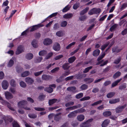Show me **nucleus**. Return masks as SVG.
I'll return each instance as SVG.
<instances>
[{
    "instance_id": "obj_41",
    "label": "nucleus",
    "mask_w": 127,
    "mask_h": 127,
    "mask_svg": "<svg viewBox=\"0 0 127 127\" xmlns=\"http://www.w3.org/2000/svg\"><path fill=\"white\" fill-rule=\"evenodd\" d=\"M93 68V66H90L86 68L83 71L84 73H85L88 72L89 70L92 69Z\"/></svg>"
},
{
    "instance_id": "obj_18",
    "label": "nucleus",
    "mask_w": 127,
    "mask_h": 127,
    "mask_svg": "<svg viewBox=\"0 0 127 127\" xmlns=\"http://www.w3.org/2000/svg\"><path fill=\"white\" fill-rule=\"evenodd\" d=\"M61 114V113H59L54 115V119L56 121H58L61 119V116L59 115Z\"/></svg>"
},
{
    "instance_id": "obj_59",
    "label": "nucleus",
    "mask_w": 127,
    "mask_h": 127,
    "mask_svg": "<svg viewBox=\"0 0 127 127\" xmlns=\"http://www.w3.org/2000/svg\"><path fill=\"white\" fill-rule=\"evenodd\" d=\"M43 71V70H42L35 72L34 73V75L35 76H37L41 74Z\"/></svg>"
},
{
    "instance_id": "obj_60",
    "label": "nucleus",
    "mask_w": 127,
    "mask_h": 127,
    "mask_svg": "<svg viewBox=\"0 0 127 127\" xmlns=\"http://www.w3.org/2000/svg\"><path fill=\"white\" fill-rule=\"evenodd\" d=\"M59 69V67H56L51 70V72L52 73H54L58 71Z\"/></svg>"
},
{
    "instance_id": "obj_57",
    "label": "nucleus",
    "mask_w": 127,
    "mask_h": 127,
    "mask_svg": "<svg viewBox=\"0 0 127 127\" xmlns=\"http://www.w3.org/2000/svg\"><path fill=\"white\" fill-rule=\"evenodd\" d=\"M83 96V93H81L77 94L76 96V97L77 99H79L81 98Z\"/></svg>"
},
{
    "instance_id": "obj_36",
    "label": "nucleus",
    "mask_w": 127,
    "mask_h": 127,
    "mask_svg": "<svg viewBox=\"0 0 127 127\" xmlns=\"http://www.w3.org/2000/svg\"><path fill=\"white\" fill-rule=\"evenodd\" d=\"M32 44L34 48H36L38 47L37 41L35 39L33 40Z\"/></svg>"
},
{
    "instance_id": "obj_61",
    "label": "nucleus",
    "mask_w": 127,
    "mask_h": 127,
    "mask_svg": "<svg viewBox=\"0 0 127 127\" xmlns=\"http://www.w3.org/2000/svg\"><path fill=\"white\" fill-rule=\"evenodd\" d=\"M20 86L22 87L25 88L26 87V84L23 81H21L20 83Z\"/></svg>"
},
{
    "instance_id": "obj_9",
    "label": "nucleus",
    "mask_w": 127,
    "mask_h": 127,
    "mask_svg": "<svg viewBox=\"0 0 127 127\" xmlns=\"http://www.w3.org/2000/svg\"><path fill=\"white\" fill-rule=\"evenodd\" d=\"M8 85L9 84L7 81L5 80L2 81V86L3 89H6L8 88Z\"/></svg>"
},
{
    "instance_id": "obj_16",
    "label": "nucleus",
    "mask_w": 127,
    "mask_h": 127,
    "mask_svg": "<svg viewBox=\"0 0 127 127\" xmlns=\"http://www.w3.org/2000/svg\"><path fill=\"white\" fill-rule=\"evenodd\" d=\"M110 120L108 119L105 120L101 124L102 127H105L110 123Z\"/></svg>"
},
{
    "instance_id": "obj_37",
    "label": "nucleus",
    "mask_w": 127,
    "mask_h": 127,
    "mask_svg": "<svg viewBox=\"0 0 127 127\" xmlns=\"http://www.w3.org/2000/svg\"><path fill=\"white\" fill-rule=\"evenodd\" d=\"M44 91L49 93H51L53 91L52 88L49 87L45 88L44 89Z\"/></svg>"
},
{
    "instance_id": "obj_46",
    "label": "nucleus",
    "mask_w": 127,
    "mask_h": 127,
    "mask_svg": "<svg viewBox=\"0 0 127 127\" xmlns=\"http://www.w3.org/2000/svg\"><path fill=\"white\" fill-rule=\"evenodd\" d=\"M49 76L46 74H43L42 76V79L44 80H48L49 78Z\"/></svg>"
},
{
    "instance_id": "obj_58",
    "label": "nucleus",
    "mask_w": 127,
    "mask_h": 127,
    "mask_svg": "<svg viewBox=\"0 0 127 127\" xmlns=\"http://www.w3.org/2000/svg\"><path fill=\"white\" fill-rule=\"evenodd\" d=\"M74 77V76H68L65 78L64 80L65 81H67L69 80H72L73 79Z\"/></svg>"
},
{
    "instance_id": "obj_14",
    "label": "nucleus",
    "mask_w": 127,
    "mask_h": 127,
    "mask_svg": "<svg viewBox=\"0 0 127 127\" xmlns=\"http://www.w3.org/2000/svg\"><path fill=\"white\" fill-rule=\"evenodd\" d=\"M5 94L6 98L8 99H11L13 97V96L11 94L8 92H5Z\"/></svg>"
},
{
    "instance_id": "obj_33",
    "label": "nucleus",
    "mask_w": 127,
    "mask_h": 127,
    "mask_svg": "<svg viewBox=\"0 0 127 127\" xmlns=\"http://www.w3.org/2000/svg\"><path fill=\"white\" fill-rule=\"evenodd\" d=\"M71 6L70 5H67L62 10V11L63 12H65L69 10Z\"/></svg>"
},
{
    "instance_id": "obj_6",
    "label": "nucleus",
    "mask_w": 127,
    "mask_h": 127,
    "mask_svg": "<svg viewBox=\"0 0 127 127\" xmlns=\"http://www.w3.org/2000/svg\"><path fill=\"white\" fill-rule=\"evenodd\" d=\"M60 46L59 43L55 42L53 46V49L56 51H58L60 50Z\"/></svg>"
},
{
    "instance_id": "obj_30",
    "label": "nucleus",
    "mask_w": 127,
    "mask_h": 127,
    "mask_svg": "<svg viewBox=\"0 0 127 127\" xmlns=\"http://www.w3.org/2000/svg\"><path fill=\"white\" fill-rule=\"evenodd\" d=\"M91 125L89 123H87L86 122L81 124V127H90Z\"/></svg>"
},
{
    "instance_id": "obj_7",
    "label": "nucleus",
    "mask_w": 127,
    "mask_h": 127,
    "mask_svg": "<svg viewBox=\"0 0 127 127\" xmlns=\"http://www.w3.org/2000/svg\"><path fill=\"white\" fill-rule=\"evenodd\" d=\"M2 101V103L3 105H6L11 110L13 111L14 110V108L11 107V104L5 100H3Z\"/></svg>"
},
{
    "instance_id": "obj_23",
    "label": "nucleus",
    "mask_w": 127,
    "mask_h": 127,
    "mask_svg": "<svg viewBox=\"0 0 127 127\" xmlns=\"http://www.w3.org/2000/svg\"><path fill=\"white\" fill-rule=\"evenodd\" d=\"M42 59V57H36L34 60V62L36 63H38L40 62Z\"/></svg>"
},
{
    "instance_id": "obj_39",
    "label": "nucleus",
    "mask_w": 127,
    "mask_h": 127,
    "mask_svg": "<svg viewBox=\"0 0 127 127\" xmlns=\"http://www.w3.org/2000/svg\"><path fill=\"white\" fill-rule=\"evenodd\" d=\"M76 89V88L75 87H70L67 88V90L68 91H70L72 92H73Z\"/></svg>"
},
{
    "instance_id": "obj_1",
    "label": "nucleus",
    "mask_w": 127,
    "mask_h": 127,
    "mask_svg": "<svg viewBox=\"0 0 127 127\" xmlns=\"http://www.w3.org/2000/svg\"><path fill=\"white\" fill-rule=\"evenodd\" d=\"M27 104V102L26 100H22L19 102L18 103V106L20 108H23L25 110H30L31 109L25 106Z\"/></svg>"
},
{
    "instance_id": "obj_43",
    "label": "nucleus",
    "mask_w": 127,
    "mask_h": 127,
    "mask_svg": "<svg viewBox=\"0 0 127 127\" xmlns=\"http://www.w3.org/2000/svg\"><path fill=\"white\" fill-rule=\"evenodd\" d=\"M67 22L66 21H63L61 22V26L62 27H64L67 26Z\"/></svg>"
},
{
    "instance_id": "obj_15",
    "label": "nucleus",
    "mask_w": 127,
    "mask_h": 127,
    "mask_svg": "<svg viewBox=\"0 0 127 127\" xmlns=\"http://www.w3.org/2000/svg\"><path fill=\"white\" fill-rule=\"evenodd\" d=\"M76 110L71 112L67 116L69 118H73L76 116L77 113Z\"/></svg>"
},
{
    "instance_id": "obj_55",
    "label": "nucleus",
    "mask_w": 127,
    "mask_h": 127,
    "mask_svg": "<svg viewBox=\"0 0 127 127\" xmlns=\"http://www.w3.org/2000/svg\"><path fill=\"white\" fill-rule=\"evenodd\" d=\"M102 101L101 100H99L97 101L96 102H95L94 103H92L91 104L92 106H94L95 105H97L98 104H99L101 103L102 102Z\"/></svg>"
},
{
    "instance_id": "obj_12",
    "label": "nucleus",
    "mask_w": 127,
    "mask_h": 127,
    "mask_svg": "<svg viewBox=\"0 0 127 127\" xmlns=\"http://www.w3.org/2000/svg\"><path fill=\"white\" fill-rule=\"evenodd\" d=\"M73 16V14L71 13H68L65 14L64 15L63 17V18L65 19H71Z\"/></svg>"
},
{
    "instance_id": "obj_54",
    "label": "nucleus",
    "mask_w": 127,
    "mask_h": 127,
    "mask_svg": "<svg viewBox=\"0 0 127 127\" xmlns=\"http://www.w3.org/2000/svg\"><path fill=\"white\" fill-rule=\"evenodd\" d=\"M29 117L31 118H35L37 117V115L35 114H29L28 115Z\"/></svg>"
},
{
    "instance_id": "obj_5",
    "label": "nucleus",
    "mask_w": 127,
    "mask_h": 127,
    "mask_svg": "<svg viewBox=\"0 0 127 127\" xmlns=\"http://www.w3.org/2000/svg\"><path fill=\"white\" fill-rule=\"evenodd\" d=\"M127 106V105L125 104L123 105L119 106L116 108L115 111L116 113H119L121 112L123 109Z\"/></svg>"
},
{
    "instance_id": "obj_3",
    "label": "nucleus",
    "mask_w": 127,
    "mask_h": 127,
    "mask_svg": "<svg viewBox=\"0 0 127 127\" xmlns=\"http://www.w3.org/2000/svg\"><path fill=\"white\" fill-rule=\"evenodd\" d=\"M24 50L23 47L21 45L18 46L16 52V54L18 55L23 52Z\"/></svg>"
},
{
    "instance_id": "obj_64",
    "label": "nucleus",
    "mask_w": 127,
    "mask_h": 127,
    "mask_svg": "<svg viewBox=\"0 0 127 127\" xmlns=\"http://www.w3.org/2000/svg\"><path fill=\"white\" fill-rule=\"evenodd\" d=\"M86 17L85 15H84L79 17V20L81 21H84L86 19Z\"/></svg>"
},
{
    "instance_id": "obj_62",
    "label": "nucleus",
    "mask_w": 127,
    "mask_h": 127,
    "mask_svg": "<svg viewBox=\"0 0 127 127\" xmlns=\"http://www.w3.org/2000/svg\"><path fill=\"white\" fill-rule=\"evenodd\" d=\"M63 79L61 76H60L59 78L57 79L56 80V82L58 83L61 82L63 81Z\"/></svg>"
},
{
    "instance_id": "obj_52",
    "label": "nucleus",
    "mask_w": 127,
    "mask_h": 127,
    "mask_svg": "<svg viewBox=\"0 0 127 127\" xmlns=\"http://www.w3.org/2000/svg\"><path fill=\"white\" fill-rule=\"evenodd\" d=\"M76 43L75 42H73L70 44H69L66 47V49H69L71 47L74 45Z\"/></svg>"
},
{
    "instance_id": "obj_11",
    "label": "nucleus",
    "mask_w": 127,
    "mask_h": 127,
    "mask_svg": "<svg viewBox=\"0 0 127 127\" xmlns=\"http://www.w3.org/2000/svg\"><path fill=\"white\" fill-rule=\"evenodd\" d=\"M16 59L15 57H13L9 61L7 64V66L9 67H12L14 64V62L13 60H15Z\"/></svg>"
},
{
    "instance_id": "obj_40",
    "label": "nucleus",
    "mask_w": 127,
    "mask_h": 127,
    "mask_svg": "<svg viewBox=\"0 0 127 127\" xmlns=\"http://www.w3.org/2000/svg\"><path fill=\"white\" fill-rule=\"evenodd\" d=\"M30 74V72L28 71H26L22 73L21 76L22 77H25L28 75Z\"/></svg>"
},
{
    "instance_id": "obj_21",
    "label": "nucleus",
    "mask_w": 127,
    "mask_h": 127,
    "mask_svg": "<svg viewBox=\"0 0 127 127\" xmlns=\"http://www.w3.org/2000/svg\"><path fill=\"white\" fill-rule=\"evenodd\" d=\"M100 53V51L98 49H96L93 52V55L95 57L98 56Z\"/></svg>"
},
{
    "instance_id": "obj_31",
    "label": "nucleus",
    "mask_w": 127,
    "mask_h": 127,
    "mask_svg": "<svg viewBox=\"0 0 127 127\" xmlns=\"http://www.w3.org/2000/svg\"><path fill=\"white\" fill-rule=\"evenodd\" d=\"M115 94V93L114 92H110L106 96L108 98H111Z\"/></svg>"
},
{
    "instance_id": "obj_13",
    "label": "nucleus",
    "mask_w": 127,
    "mask_h": 127,
    "mask_svg": "<svg viewBox=\"0 0 127 127\" xmlns=\"http://www.w3.org/2000/svg\"><path fill=\"white\" fill-rule=\"evenodd\" d=\"M86 76V74H81L80 73L75 75V76L77 79H80L83 78L85 77Z\"/></svg>"
},
{
    "instance_id": "obj_24",
    "label": "nucleus",
    "mask_w": 127,
    "mask_h": 127,
    "mask_svg": "<svg viewBox=\"0 0 127 127\" xmlns=\"http://www.w3.org/2000/svg\"><path fill=\"white\" fill-rule=\"evenodd\" d=\"M33 57V55L31 53L27 54L25 56L26 58L29 60L32 59Z\"/></svg>"
},
{
    "instance_id": "obj_63",
    "label": "nucleus",
    "mask_w": 127,
    "mask_h": 127,
    "mask_svg": "<svg viewBox=\"0 0 127 127\" xmlns=\"http://www.w3.org/2000/svg\"><path fill=\"white\" fill-rule=\"evenodd\" d=\"M79 6V3H76L74 4L73 6V8L74 9H77Z\"/></svg>"
},
{
    "instance_id": "obj_17",
    "label": "nucleus",
    "mask_w": 127,
    "mask_h": 127,
    "mask_svg": "<svg viewBox=\"0 0 127 127\" xmlns=\"http://www.w3.org/2000/svg\"><path fill=\"white\" fill-rule=\"evenodd\" d=\"M84 81L86 82L87 83L89 84L93 81L94 79L92 78H86L84 79Z\"/></svg>"
},
{
    "instance_id": "obj_48",
    "label": "nucleus",
    "mask_w": 127,
    "mask_h": 127,
    "mask_svg": "<svg viewBox=\"0 0 127 127\" xmlns=\"http://www.w3.org/2000/svg\"><path fill=\"white\" fill-rule=\"evenodd\" d=\"M56 35L59 37H61L63 35V32L62 31H59L56 33Z\"/></svg>"
},
{
    "instance_id": "obj_29",
    "label": "nucleus",
    "mask_w": 127,
    "mask_h": 127,
    "mask_svg": "<svg viewBox=\"0 0 127 127\" xmlns=\"http://www.w3.org/2000/svg\"><path fill=\"white\" fill-rule=\"evenodd\" d=\"M77 119L79 121H82L85 119L84 116L83 115H81L77 117Z\"/></svg>"
},
{
    "instance_id": "obj_8",
    "label": "nucleus",
    "mask_w": 127,
    "mask_h": 127,
    "mask_svg": "<svg viewBox=\"0 0 127 127\" xmlns=\"http://www.w3.org/2000/svg\"><path fill=\"white\" fill-rule=\"evenodd\" d=\"M43 26V25L40 24H39L37 25L33 26L31 28L30 31L33 32L37 29L38 28L42 27Z\"/></svg>"
},
{
    "instance_id": "obj_25",
    "label": "nucleus",
    "mask_w": 127,
    "mask_h": 127,
    "mask_svg": "<svg viewBox=\"0 0 127 127\" xmlns=\"http://www.w3.org/2000/svg\"><path fill=\"white\" fill-rule=\"evenodd\" d=\"M112 113L110 111H106L103 112V115L105 117H107L110 116Z\"/></svg>"
},
{
    "instance_id": "obj_47",
    "label": "nucleus",
    "mask_w": 127,
    "mask_h": 127,
    "mask_svg": "<svg viewBox=\"0 0 127 127\" xmlns=\"http://www.w3.org/2000/svg\"><path fill=\"white\" fill-rule=\"evenodd\" d=\"M45 97V96L44 95H41L39 96L38 97V99L40 101H43L44 100Z\"/></svg>"
},
{
    "instance_id": "obj_22",
    "label": "nucleus",
    "mask_w": 127,
    "mask_h": 127,
    "mask_svg": "<svg viewBox=\"0 0 127 127\" xmlns=\"http://www.w3.org/2000/svg\"><path fill=\"white\" fill-rule=\"evenodd\" d=\"M122 78H120L113 83L112 84V87H114L117 85L122 80Z\"/></svg>"
},
{
    "instance_id": "obj_2",
    "label": "nucleus",
    "mask_w": 127,
    "mask_h": 127,
    "mask_svg": "<svg viewBox=\"0 0 127 127\" xmlns=\"http://www.w3.org/2000/svg\"><path fill=\"white\" fill-rule=\"evenodd\" d=\"M101 11L100 8H94L90 10L88 12V14L91 15L94 14H98L99 15Z\"/></svg>"
},
{
    "instance_id": "obj_35",
    "label": "nucleus",
    "mask_w": 127,
    "mask_h": 127,
    "mask_svg": "<svg viewBox=\"0 0 127 127\" xmlns=\"http://www.w3.org/2000/svg\"><path fill=\"white\" fill-rule=\"evenodd\" d=\"M122 50V49H118L117 47L113 48L112 49V51L113 52H116L118 53L120 52Z\"/></svg>"
},
{
    "instance_id": "obj_42",
    "label": "nucleus",
    "mask_w": 127,
    "mask_h": 127,
    "mask_svg": "<svg viewBox=\"0 0 127 127\" xmlns=\"http://www.w3.org/2000/svg\"><path fill=\"white\" fill-rule=\"evenodd\" d=\"M47 53V51L45 50L40 51L39 53V55L40 56H43L45 55Z\"/></svg>"
},
{
    "instance_id": "obj_20",
    "label": "nucleus",
    "mask_w": 127,
    "mask_h": 127,
    "mask_svg": "<svg viewBox=\"0 0 127 127\" xmlns=\"http://www.w3.org/2000/svg\"><path fill=\"white\" fill-rule=\"evenodd\" d=\"M62 67L64 70H68L70 67L69 64L68 63H65L62 65Z\"/></svg>"
},
{
    "instance_id": "obj_27",
    "label": "nucleus",
    "mask_w": 127,
    "mask_h": 127,
    "mask_svg": "<svg viewBox=\"0 0 127 127\" xmlns=\"http://www.w3.org/2000/svg\"><path fill=\"white\" fill-rule=\"evenodd\" d=\"M121 72L120 71H117L113 76V78L114 79H116L121 75Z\"/></svg>"
},
{
    "instance_id": "obj_49",
    "label": "nucleus",
    "mask_w": 127,
    "mask_h": 127,
    "mask_svg": "<svg viewBox=\"0 0 127 127\" xmlns=\"http://www.w3.org/2000/svg\"><path fill=\"white\" fill-rule=\"evenodd\" d=\"M34 109L38 111H43L45 110V109L43 108L38 107H35Z\"/></svg>"
},
{
    "instance_id": "obj_38",
    "label": "nucleus",
    "mask_w": 127,
    "mask_h": 127,
    "mask_svg": "<svg viewBox=\"0 0 127 127\" xmlns=\"http://www.w3.org/2000/svg\"><path fill=\"white\" fill-rule=\"evenodd\" d=\"M75 110L76 111L77 113H83L86 111V110L83 108H80Z\"/></svg>"
},
{
    "instance_id": "obj_34",
    "label": "nucleus",
    "mask_w": 127,
    "mask_h": 127,
    "mask_svg": "<svg viewBox=\"0 0 127 127\" xmlns=\"http://www.w3.org/2000/svg\"><path fill=\"white\" fill-rule=\"evenodd\" d=\"M89 7H87L83 10L81 11L80 13V15H82L84 14L85 13L87 12L89 10Z\"/></svg>"
},
{
    "instance_id": "obj_56",
    "label": "nucleus",
    "mask_w": 127,
    "mask_h": 127,
    "mask_svg": "<svg viewBox=\"0 0 127 127\" xmlns=\"http://www.w3.org/2000/svg\"><path fill=\"white\" fill-rule=\"evenodd\" d=\"M74 104V102H69L66 103L65 105L66 107H68L71 105H73Z\"/></svg>"
},
{
    "instance_id": "obj_19",
    "label": "nucleus",
    "mask_w": 127,
    "mask_h": 127,
    "mask_svg": "<svg viewBox=\"0 0 127 127\" xmlns=\"http://www.w3.org/2000/svg\"><path fill=\"white\" fill-rule=\"evenodd\" d=\"M120 101V99L118 98L111 99L109 101V102L111 104H115L119 102Z\"/></svg>"
},
{
    "instance_id": "obj_26",
    "label": "nucleus",
    "mask_w": 127,
    "mask_h": 127,
    "mask_svg": "<svg viewBox=\"0 0 127 127\" xmlns=\"http://www.w3.org/2000/svg\"><path fill=\"white\" fill-rule=\"evenodd\" d=\"M57 100V99L54 98L50 99L49 100V104L50 106L55 103Z\"/></svg>"
},
{
    "instance_id": "obj_51",
    "label": "nucleus",
    "mask_w": 127,
    "mask_h": 127,
    "mask_svg": "<svg viewBox=\"0 0 127 127\" xmlns=\"http://www.w3.org/2000/svg\"><path fill=\"white\" fill-rule=\"evenodd\" d=\"M118 25L117 24H115L112 25L110 28V31L112 32L117 27Z\"/></svg>"
},
{
    "instance_id": "obj_4",
    "label": "nucleus",
    "mask_w": 127,
    "mask_h": 127,
    "mask_svg": "<svg viewBox=\"0 0 127 127\" xmlns=\"http://www.w3.org/2000/svg\"><path fill=\"white\" fill-rule=\"evenodd\" d=\"M53 43L52 40L49 38H47L44 39L43 43L44 45L47 46Z\"/></svg>"
},
{
    "instance_id": "obj_44",
    "label": "nucleus",
    "mask_w": 127,
    "mask_h": 127,
    "mask_svg": "<svg viewBox=\"0 0 127 127\" xmlns=\"http://www.w3.org/2000/svg\"><path fill=\"white\" fill-rule=\"evenodd\" d=\"M88 86L85 84H84L81 86L80 88L82 90H85L88 88Z\"/></svg>"
},
{
    "instance_id": "obj_10",
    "label": "nucleus",
    "mask_w": 127,
    "mask_h": 127,
    "mask_svg": "<svg viewBox=\"0 0 127 127\" xmlns=\"http://www.w3.org/2000/svg\"><path fill=\"white\" fill-rule=\"evenodd\" d=\"M25 82L28 84L31 85L34 82L33 79L30 77H27L25 79Z\"/></svg>"
},
{
    "instance_id": "obj_28",
    "label": "nucleus",
    "mask_w": 127,
    "mask_h": 127,
    "mask_svg": "<svg viewBox=\"0 0 127 127\" xmlns=\"http://www.w3.org/2000/svg\"><path fill=\"white\" fill-rule=\"evenodd\" d=\"M127 87V86L126 83H123L120 85L119 87V89L121 90H124Z\"/></svg>"
},
{
    "instance_id": "obj_32",
    "label": "nucleus",
    "mask_w": 127,
    "mask_h": 127,
    "mask_svg": "<svg viewBox=\"0 0 127 127\" xmlns=\"http://www.w3.org/2000/svg\"><path fill=\"white\" fill-rule=\"evenodd\" d=\"M76 59V58L75 56L71 57L68 59V61L70 63H73Z\"/></svg>"
},
{
    "instance_id": "obj_45",
    "label": "nucleus",
    "mask_w": 127,
    "mask_h": 127,
    "mask_svg": "<svg viewBox=\"0 0 127 127\" xmlns=\"http://www.w3.org/2000/svg\"><path fill=\"white\" fill-rule=\"evenodd\" d=\"M121 57H119L114 61V63L117 64H118L121 61Z\"/></svg>"
},
{
    "instance_id": "obj_50",
    "label": "nucleus",
    "mask_w": 127,
    "mask_h": 127,
    "mask_svg": "<svg viewBox=\"0 0 127 127\" xmlns=\"http://www.w3.org/2000/svg\"><path fill=\"white\" fill-rule=\"evenodd\" d=\"M10 84L12 86L15 87L16 85V84L15 81L13 79H12L11 80Z\"/></svg>"
},
{
    "instance_id": "obj_53",
    "label": "nucleus",
    "mask_w": 127,
    "mask_h": 127,
    "mask_svg": "<svg viewBox=\"0 0 127 127\" xmlns=\"http://www.w3.org/2000/svg\"><path fill=\"white\" fill-rule=\"evenodd\" d=\"M12 124L13 127H20V126L16 121H13Z\"/></svg>"
}]
</instances>
